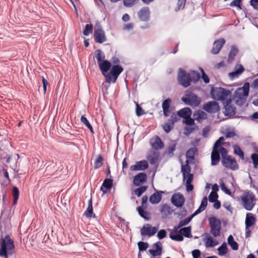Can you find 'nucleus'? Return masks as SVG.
Listing matches in <instances>:
<instances>
[{"instance_id":"1","label":"nucleus","mask_w":258,"mask_h":258,"mask_svg":"<svg viewBox=\"0 0 258 258\" xmlns=\"http://www.w3.org/2000/svg\"><path fill=\"white\" fill-rule=\"evenodd\" d=\"M0 257L8 258L15 252V244L14 240L8 234L0 233Z\"/></svg>"},{"instance_id":"2","label":"nucleus","mask_w":258,"mask_h":258,"mask_svg":"<svg viewBox=\"0 0 258 258\" xmlns=\"http://www.w3.org/2000/svg\"><path fill=\"white\" fill-rule=\"evenodd\" d=\"M249 83L246 82L242 87L237 88L234 92V99L235 103L239 106H242L245 103L246 98L249 92Z\"/></svg>"},{"instance_id":"3","label":"nucleus","mask_w":258,"mask_h":258,"mask_svg":"<svg viewBox=\"0 0 258 258\" xmlns=\"http://www.w3.org/2000/svg\"><path fill=\"white\" fill-rule=\"evenodd\" d=\"M191 167L189 165L188 160L185 161V164L181 165V172L182 174L183 180H186L185 187L187 192L191 191L194 189V185L191 182L194 179V174L190 173Z\"/></svg>"},{"instance_id":"4","label":"nucleus","mask_w":258,"mask_h":258,"mask_svg":"<svg viewBox=\"0 0 258 258\" xmlns=\"http://www.w3.org/2000/svg\"><path fill=\"white\" fill-rule=\"evenodd\" d=\"M210 93L213 99L224 101L231 94V91L222 87H212Z\"/></svg>"},{"instance_id":"5","label":"nucleus","mask_w":258,"mask_h":258,"mask_svg":"<svg viewBox=\"0 0 258 258\" xmlns=\"http://www.w3.org/2000/svg\"><path fill=\"white\" fill-rule=\"evenodd\" d=\"M210 233L215 237L220 235L221 230V222L219 219L213 216L209 218Z\"/></svg>"},{"instance_id":"6","label":"nucleus","mask_w":258,"mask_h":258,"mask_svg":"<svg viewBox=\"0 0 258 258\" xmlns=\"http://www.w3.org/2000/svg\"><path fill=\"white\" fill-rule=\"evenodd\" d=\"M254 195L252 192H247L241 198V201L244 208L247 211H251L255 205Z\"/></svg>"},{"instance_id":"7","label":"nucleus","mask_w":258,"mask_h":258,"mask_svg":"<svg viewBox=\"0 0 258 258\" xmlns=\"http://www.w3.org/2000/svg\"><path fill=\"white\" fill-rule=\"evenodd\" d=\"M111 63L108 60H104L98 63L99 68L102 74L105 77L106 82L110 83L111 82V79L109 77V71L111 68Z\"/></svg>"},{"instance_id":"8","label":"nucleus","mask_w":258,"mask_h":258,"mask_svg":"<svg viewBox=\"0 0 258 258\" xmlns=\"http://www.w3.org/2000/svg\"><path fill=\"white\" fill-rule=\"evenodd\" d=\"M185 97H183L181 100L186 104L190 106H198L200 105L201 100L198 96L192 92L186 94Z\"/></svg>"},{"instance_id":"9","label":"nucleus","mask_w":258,"mask_h":258,"mask_svg":"<svg viewBox=\"0 0 258 258\" xmlns=\"http://www.w3.org/2000/svg\"><path fill=\"white\" fill-rule=\"evenodd\" d=\"M177 79L178 83L184 88H187L190 85L191 80H189V73H187L181 68L179 69Z\"/></svg>"},{"instance_id":"10","label":"nucleus","mask_w":258,"mask_h":258,"mask_svg":"<svg viewBox=\"0 0 258 258\" xmlns=\"http://www.w3.org/2000/svg\"><path fill=\"white\" fill-rule=\"evenodd\" d=\"M11 218L9 214H6L5 211H3L0 217V233H5L10 226Z\"/></svg>"},{"instance_id":"11","label":"nucleus","mask_w":258,"mask_h":258,"mask_svg":"<svg viewBox=\"0 0 258 258\" xmlns=\"http://www.w3.org/2000/svg\"><path fill=\"white\" fill-rule=\"evenodd\" d=\"M221 162L223 166L226 168L232 170H236L239 168V166L236 159L234 158H232L230 155L222 158Z\"/></svg>"},{"instance_id":"12","label":"nucleus","mask_w":258,"mask_h":258,"mask_svg":"<svg viewBox=\"0 0 258 258\" xmlns=\"http://www.w3.org/2000/svg\"><path fill=\"white\" fill-rule=\"evenodd\" d=\"M255 220L256 219L253 214L251 213H248L246 214L245 220V237L246 238L250 236L251 231L250 230V227L252 226L255 224Z\"/></svg>"},{"instance_id":"13","label":"nucleus","mask_w":258,"mask_h":258,"mask_svg":"<svg viewBox=\"0 0 258 258\" xmlns=\"http://www.w3.org/2000/svg\"><path fill=\"white\" fill-rule=\"evenodd\" d=\"M203 109L208 113H215L219 111L220 107L216 101H211L205 103Z\"/></svg>"},{"instance_id":"14","label":"nucleus","mask_w":258,"mask_h":258,"mask_svg":"<svg viewBox=\"0 0 258 258\" xmlns=\"http://www.w3.org/2000/svg\"><path fill=\"white\" fill-rule=\"evenodd\" d=\"M123 70V68L120 65L111 66L109 75L112 83H114L116 82L118 77L122 72Z\"/></svg>"},{"instance_id":"15","label":"nucleus","mask_w":258,"mask_h":258,"mask_svg":"<svg viewBox=\"0 0 258 258\" xmlns=\"http://www.w3.org/2000/svg\"><path fill=\"white\" fill-rule=\"evenodd\" d=\"M171 202L173 205L177 208H181L184 205L185 199L181 194H175L171 199Z\"/></svg>"},{"instance_id":"16","label":"nucleus","mask_w":258,"mask_h":258,"mask_svg":"<svg viewBox=\"0 0 258 258\" xmlns=\"http://www.w3.org/2000/svg\"><path fill=\"white\" fill-rule=\"evenodd\" d=\"M157 231V228L152 227L150 224H146L141 229V234L142 236L148 235L151 237L154 235Z\"/></svg>"},{"instance_id":"17","label":"nucleus","mask_w":258,"mask_h":258,"mask_svg":"<svg viewBox=\"0 0 258 258\" xmlns=\"http://www.w3.org/2000/svg\"><path fill=\"white\" fill-rule=\"evenodd\" d=\"M93 36L95 42L98 43H103L107 40L104 31L101 28L95 29Z\"/></svg>"},{"instance_id":"18","label":"nucleus","mask_w":258,"mask_h":258,"mask_svg":"<svg viewBox=\"0 0 258 258\" xmlns=\"http://www.w3.org/2000/svg\"><path fill=\"white\" fill-rule=\"evenodd\" d=\"M148 162L143 160L136 162L135 165L130 166V169L131 171H143L148 169Z\"/></svg>"},{"instance_id":"19","label":"nucleus","mask_w":258,"mask_h":258,"mask_svg":"<svg viewBox=\"0 0 258 258\" xmlns=\"http://www.w3.org/2000/svg\"><path fill=\"white\" fill-rule=\"evenodd\" d=\"M150 12L148 7H144L141 9L138 12V15L139 19L144 22H147L150 19Z\"/></svg>"},{"instance_id":"20","label":"nucleus","mask_w":258,"mask_h":258,"mask_svg":"<svg viewBox=\"0 0 258 258\" xmlns=\"http://www.w3.org/2000/svg\"><path fill=\"white\" fill-rule=\"evenodd\" d=\"M147 179V176L145 173L140 172L134 177L133 183L135 186H138L145 182Z\"/></svg>"},{"instance_id":"21","label":"nucleus","mask_w":258,"mask_h":258,"mask_svg":"<svg viewBox=\"0 0 258 258\" xmlns=\"http://www.w3.org/2000/svg\"><path fill=\"white\" fill-rule=\"evenodd\" d=\"M225 43V40L224 38H220L215 41L211 53L213 54H218Z\"/></svg>"},{"instance_id":"22","label":"nucleus","mask_w":258,"mask_h":258,"mask_svg":"<svg viewBox=\"0 0 258 258\" xmlns=\"http://www.w3.org/2000/svg\"><path fill=\"white\" fill-rule=\"evenodd\" d=\"M150 143L152 148L156 150L161 149L164 147L163 142L158 136H156L154 138L151 139Z\"/></svg>"},{"instance_id":"23","label":"nucleus","mask_w":258,"mask_h":258,"mask_svg":"<svg viewBox=\"0 0 258 258\" xmlns=\"http://www.w3.org/2000/svg\"><path fill=\"white\" fill-rule=\"evenodd\" d=\"M113 180L112 178H107L104 179L101 186L100 190L105 194L107 190H110L113 186Z\"/></svg>"},{"instance_id":"24","label":"nucleus","mask_w":258,"mask_h":258,"mask_svg":"<svg viewBox=\"0 0 258 258\" xmlns=\"http://www.w3.org/2000/svg\"><path fill=\"white\" fill-rule=\"evenodd\" d=\"M172 100L170 98L165 99L162 104L163 114L164 116L167 117L171 113V110L170 109Z\"/></svg>"},{"instance_id":"25","label":"nucleus","mask_w":258,"mask_h":258,"mask_svg":"<svg viewBox=\"0 0 258 258\" xmlns=\"http://www.w3.org/2000/svg\"><path fill=\"white\" fill-rule=\"evenodd\" d=\"M153 245L155 247V249H150L148 250L149 252L153 256H160L162 254V245L160 241H157Z\"/></svg>"},{"instance_id":"26","label":"nucleus","mask_w":258,"mask_h":258,"mask_svg":"<svg viewBox=\"0 0 258 258\" xmlns=\"http://www.w3.org/2000/svg\"><path fill=\"white\" fill-rule=\"evenodd\" d=\"M234 70L229 73V76L232 79L238 77L244 71V68L241 64H237L234 68Z\"/></svg>"},{"instance_id":"27","label":"nucleus","mask_w":258,"mask_h":258,"mask_svg":"<svg viewBox=\"0 0 258 258\" xmlns=\"http://www.w3.org/2000/svg\"><path fill=\"white\" fill-rule=\"evenodd\" d=\"M163 191H157L153 194L149 198V201L152 204H158L162 200V196L163 194Z\"/></svg>"},{"instance_id":"28","label":"nucleus","mask_w":258,"mask_h":258,"mask_svg":"<svg viewBox=\"0 0 258 258\" xmlns=\"http://www.w3.org/2000/svg\"><path fill=\"white\" fill-rule=\"evenodd\" d=\"M169 237L172 240L176 241H182L183 240V234L180 231V229L178 231L174 229V230L171 231L169 234Z\"/></svg>"},{"instance_id":"29","label":"nucleus","mask_w":258,"mask_h":258,"mask_svg":"<svg viewBox=\"0 0 258 258\" xmlns=\"http://www.w3.org/2000/svg\"><path fill=\"white\" fill-rule=\"evenodd\" d=\"M84 215L87 218L93 217L94 218H97V216L93 213L92 196H91V198L88 201V207L86 211L84 212Z\"/></svg>"},{"instance_id":"30","label":"nucleus","mask_w":258,"mask_h":258,"mask_svg":"<svg viewBox=\"0 0 258 258\" xmlns=\"http://www.w3.org/2000/svg\"><path fill=\"white\" fill-rule=\"evenodd\" d=\"M198 154V150L196 147H192L188 149L185 154V157L186 158V160H188L189 162V161H193L195 160V156Z\"/></svg>"},{"instance_id":"31","label":"nucleus","mask_w":258,"mask_h":258,"mask_svg":"<svg viewBox=\"0 0 258 258\" xmlns=\"http://www.w3.org/2000/svg\"><path fill=\"white\" fill-rule=\"evenodd\" d=\"M192 111L189 107H184L177 111L178 117L185 119L191 116Z\"/></svg>"},{"instance_id":"32","label":"nucleus","mask_w":258,"mask_h":258,"mask_svg":"<svg viewBox=\"0 0 258 258\" xmlns=\"http://www.w3.org/2000/svg\"><path fill=\"white\" fill-rule=\"evenodd\" d=\"M211 165L215 166L218 164L220 160V155L218 150L213 149L211 153Z\"/></svg>"},{"instance_id":"33","label":"nucleus","mask_w":258,"mask_h":258,"mask_svg":"<svg viewBox=\"0 0 258 258\" xmlns=\"http://www.w3.org/2000/svg\"><path fill=\"white\" fill-rule=\"evenodd\" d=\"M224 108L225 110L223 113L226 116L231 117L236 113V107L233 105H224Z\"/></svg>"},{"instance_id":"34","label":"nucleus","mask_w":258,"mask_h":258,"mask_svg":"<svg viewBox=\"0 0 258 258\" xmlns=\"http://www.w3.org/2000/svg\"><path fill=\"white\" fill-rule=\"evenodd\" d=\"M205 234L206 235V240L205 242V246L207 247H213L218 244L217 240L213 239V238L209 234L205 233Z\"/></svg>"},{"instance_id":"35","label":"nucleus","mask_w":258,"mask_h":258,"mask_svg":"<svg viewBox=\"0 0 258 258\" xmlns=\"http://www.w3.org/2000/svg\"><path fill=\"white\" fill-rule=\"evenodd\" d=\"M173 211L170 207L167 204H163L160 209V213L162 214V218H166L168 216L171 215Z\"/></svg>"},{"instance_id":"36","label":"nucleus","mask_w":258,"mask_h":258,"mask_svg":"<svg viewBox=\"0 0 258 258\" xmlns=\"http://www.w3.org/2000/svg\"><path fill=\"white\" fill-rule=\"evenodd\" d=\"M137 211H138L139 215L143 218H144L146 220H148L150 219V217L149 216L150 213L146 211L142 206H139L137 208Z\"/></svg>"},{"instance_id":"37","label":"nucleus","mask_w":258,"mask_h":258,"mask_svg":"<svg viewBox=\"0 0 258 258\" xmlns=\"http://www.w3.org/2000/svg\"><path fill=\"white\" fill-rule=\"evenodd\" d=\"M239 50L237 46L232 45L228 54V61H232L234 59L235 56L238 53Z\"/></svg>"},{"instance_id":"38","label":"nucleus","mask_w":258,"mask_h":258,"mask_svg":"<svg viewBox=\"0 0 258 258\" xmlns=\"http://www.w3.org/2000/svg\"><path fill=\"white\" fill-rule=\"evenodd\" d=\"M228 244L231 248L234 250H237L238 249V244L234 239L232 235H230L227 238Z\"/></svg>"},{"instance_id":"39","label":"nucleus","mask_w":258,"mask_h":258,"mask_svg":"<svg viewBox=\"0 0 258 258\" xmlns=\"http://www.w3.org/2000/svg\"><path fill=\"white\" fill-rule=\"evenodd\" d=\"M81 121L84 124L90 131L91 134H94L95 132L94 131L93 128L87 118L85 117V115H82L81 117Z\"/></svg>"},{"instance_id":"40","label":"nucleus","mask_w":258,"mask_h":258,"mask_svg":"<svg viewBox=\"0 0 258 258\" xmlns=\"http://www.w3.org/2000/svg\"><path fill=\"white\" fill-rule=\"evenodd\" d=\"M180 231L183 234V237L185 236L189 238L192 237L191 227L190 226L180 228Z\"/></svg>"},{"instance_id":"41","label":"nucleus","mask_w":258,"mask_h":258,"mask_svg":"<svg viewBox=\"0 0 258 258\" xmlns=\"http://www.w3.org/2000/svg\"><path fill=\"white\" fill-rule=\"evenodd\" d=\"M233 148L234 154L238 156L241 159L243 160L244 158V154L240 147L238 145H234L233 146Z\"/></svg>"},{"instance_id":"42","label":"nucleus","mask_w":258,"mask_h":258,"mask_svg":"<svg viewBox=\"0 0 258 258\" xmlns=\"http://www.w3.org/2000/svg\"><path fill=\"white\" fill-rule=\"evenodd\" d=\"M189 80H191V82L195 83L198 82L201 78L200 74L196 71H191L189 73Z\"/></svg>"},{"instance_id":"43","label":"nucleus","mask_w":258,"mask_h":258,"mask_svg":"<svg viewBox=\"0 0 258 258\" xmlns=\"http://www.w3.org/2000/svg\"><path fill=\"white\" fill-rule=\"evenodd\" d=\"M20 192L18 188L16 186H13L12 189V195L13 196V205H16L17 204L19 197Z\"/></svg>"},{"instance_id":"44","label":"nucleus","mask_w":258,"mask_h":258,"mask_svg":"<svg viewBox=\"0 0 258 258\" xmlns=\"http://www.w3.org/2000/svg\"><path fill=\"white\" fill-rule=\"evenodd\" d=\"M95 55L96 57L98 64L104 61L105 59V54L100 49H97L95 51Z\"/></svg>"},{"instance_id":"45","label":"nucleus","mask_w":258,"mask_h":258,"mask_svg":"<svg viewBox=\"0 0 258 258\" xmlns=\"http://www.w3.org/2000/svg\"><path fill=\"white\" fill-rule=\"evenodd\" d=\"M104 159L101 155H99L94 163V168L97 169L101 167L103 164Z\"/></svg>"},{"instance_id":"46","label":"nucleus","mask_w":258,"mask_h":258,"mask_svg":"<svg viewBox=\"0 0 258 258\" xmlns=\"http://www.w3.org/2000/svg\"><path fill=\"white\" fill-rule=\"evenodd\" d=\"M217 250L219 255L222 256L225 255L228 252V248L226 243L223 242L221 246L217 248Z\"/></svg>"},{"instance_id":"47","label":"nucleus","mask_w":258,"mask_h":258,"mask_svg":"<svg viewBox=\"0 0 258 258\" xmlns=\"http://www.w3.org/2000/svg\"><path fill=\"white\" fill-rule=\"evenodd\" d=\"M191 219L189 217V216L187 217L186 218H185L184 220H181L179 222L178 225L175 226L174 227V229L177 230V229L180 228L181 227L187 225L191 221Z\"/></svg>"},{"instance_id":"48","label":"nucleus","mask_w":258,"mask_h":258,"mask_svg":"<svg viewBox=\"0 0 258 258\" xmlns=\"http://www.w3.org/2000/svg\"><path fill=\"white\" fill-rule=\"evenodd\" d=\"M173 127L174 124L168 120L162 125V128L166 133H169Z\"/></svg>"},{"instance_id":"49","label":"nucleus","mask_w":258,"mask_h":258,"mask_svg":"<svg viewBox=\"0 0 258 258\" xmlns=\"http://www.w3.org/2000/svg\"><path fill=\"white\" fill-rule=\"evenodd\" d=\"M93 28V25L91 23L86 24L83 32V35L85 36H87L90 34L92 33Z\"/></svg>"},{"instance_id":"50","label":"nucleus","mask_w":258,"mask_h":258,"mask_svg":"<svg viewBox=\"0 0 258 258\" xmlns=\"http://www.w3.org/2000/svg\"><path fill=\"white\" fill-rule=\"evenodd\" d=\"M147 189V186L145 185L140 186L139 187L136 188L134 192L135 195L138 197H140L142 196V195L146 191V190Z\"/></svg>"},{"instance_id":"51","label":"nucleus","mask_w":258,"mask_h":258,"mask_svg":"<svg viewBox=\"0 0 258 258\" xmlns=\"http://www.w3.org/2000/svg\"><path fill=\"white\" fill-rule=\"evenodd\" d=\"M250 159L252 161L253 168L257 169L258 168V154L252 153L250 156Z\"/></svg>"},{"instance_id":"52","label":"nucleus","mask_w":258,"mask_h":258,"mask_svg":"<svg viewBox=\"0 0 258 258\" xmlns=\"http://www.w3.org/2000/svg\"><path fill=\"white\" fill-rule=\"evenodd\" d=\"M206 115V113L200 110H199L194 114V116L197 120L200 121L205 118L204 116Z\"/></svg>"},{"instance_id":"53","label":"nucleus","mask_w":258,"mask_h":258,"mask_svg":"<svg viewBox=\"0 0 258 258\" xmlns=\"http://www.w3.org/2000/svg\"><path fill=\"white\" fill-rule=\"evenodd\" d=\"M224 141V138L223 137H220L214 143L213 149L218 150L220 148L221 146L223 144Z\"/></svg>"},{"instance_id":"54","label":"nucleus","mask_w":258,"mask_h":258,"mask_svg":"<svg viewBox=\"0 0 258 258\" xmlns=\"http://www.w3.org/2000/svg\"><path fill=\"white\" fill-rule=\"evenodd\" d=\"M219 184L221 187V189L223 191H224L226 194L229 196L231 195V192L230 190L226 187L225 183H224L222 179L220 180Z\"/></svg>"},{"instance_id":"55","label":"nucleus","mask_w":258,"mask_h":258,"mask_svg":"<svg viewBox=\"0 0 258 258\" xmlns=\"http://www.w3.org/2000/svg\"><path fill=\"white\" fill-rule=\"evenodd\" d=\"M138 245L140 251H145L149 246V244L147 242L143 241L139 242Z\"/></svg>"},{"instance_id":"56","label":"nucleus","mask_w":258,"mask_h":258,"mask_svg":"<svg viewBox=\"0 0 258 258\" xmlns=\"http://www.w3.org/2000/svg\"><path fill=\"white\" fill-rule=\"evenodd\" d=\"M176 143L172 144L168 148L167 155L169 156H172L174 155V152L176 150Z\"/></svg>"},{"instance_id":"57","label":"nucleus","mask_w":258,"mask_h":258,"mask_svg":"<svg viewBox=\"0 0 258 258\" xmlns=\"http://www.w3.org/2000/svg\"><path fill=\"white\" fill-rule=\"evenodd\" d=\"M136 115L138 117H140L145 114V111L138 103H136Z\"/></svg>"},{"instance_id":"58","label":"nucleus","mask_w":258,"mask_h":258,"mask_svg":"<svg viewBox=\"0 0 258 258\" xmlns=\"http://www.w3.org/2000/svg\"><path fill=\"white\" fill-rule=\"evenodd\" d=\"M218 195L217 192H211L210 194L208 199L210 203H213L216 201L218 200Z\"/></svg>"},{"instance_id":"59","label":"nucleus","mask_w":258,"mask_h":258,"mask_svg":"<svg viewBox=\"0 0 258 258\" xmlns=\"http://www.w3.org/2000/svg\"><path fill=\"white\" fill-rule=\"evenodd\" d=\"M218 151L219 153V155H221L222 158L228 156L227 155L228 151L225 148L221 147L219 149V150H218Z\"/></svg>"},{"instance_id":"60","label":"nucleus","mask_w":258,"mask_h":258,"mask_svg":"<svg viewBox=\"0 0 258 258\" xmlns=\"http://www.w3.org/2000/svg\"><path fill=\"white\" fill-rule=\"evenodd\" d=\"M208 204V199L206 197H204L201 202L200 206L199 208L202 209L203 211H204L207 207Z\"/></svg>"},{"instance_id":"61","label":"nucleus","mask_w":258,"mask_h":258,"mask_svg":"<svg viewBox=\"0 0 258 258\" xmlns=\"http://www.w3.org/2000/svg\"><path fill=\"white\" fill-rule=\"evenodd\" d=\"M167 235V232L164 229L160 230L157 233V237L159 239H162L165 238Z\"/></svg>"},{"instance_id":"62","label":"nucleus","mask_w":258,"mask_h":258,"mask_svg":"<svg viewBox=\"0 0 258 258\" xmlns=\"http://www.w3.org/2000/svg\"><path fill=\"white\" fill-rule=\"evenodd\" d=\"M159 159V154L157 153H154L153 156L150 159V162L151 164H154L156 163Z\"/></svg>"},{"instance_id":"63","label":"nucleus","mask_w":258,"mask_h":258,"mask_svg":"<svg viewBox=\"0 0 258 258\" xmlns=\"http://www.w3.org/2000/svg\"><path fill=\"white\" fill-rule=\"evenodd\" d=\"M138 0H123V4L125 7H131L133 6Z\"/></svg>"},{"instance_id":"64","label":"nucleus","mask_w":258,"mask_h":258,"mask_svg":"<svg viewBox=\"0 0 258 258\" xmlns=\"http://www.w3.org/2000/svg\"><path fill=\"white\" fill-rule=\"evenodd\" d=\"M191 253L193 258H200L201 254V251L198 249L193 250Z\"/></svg>"}]
</instances>
